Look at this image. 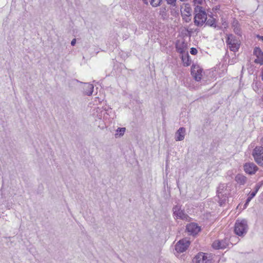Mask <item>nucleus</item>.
<instances>
[{
    "mask_svg": "<svg viewBox=\"0 0 263 263\" xmlns=\"http://www.w3.org/2000/svg\"><path fill=\"white\" fill-rule=\"evenodd\" d=\"M194 24L196 26H201L205 23L207 19V14L203 7L197 6L194 8Z\"/></svg>",
    "mask_w": 263,
    "mask_h": 263,
    "instance_id": "nucleus-1",
    "label": "nucleus"
},
{
    "mask_svg": "<svg viewBox=\"0 0 263 263\" xmlns=\"http://www.w3.org/2000/svg\"><path fill=\"white\" fill-rule=\"evenodd\" d=\"M248 226L247 221L245 219L237 220L235 223V233L239 236H242L248 231Z\"/></svg>",
    "mask_w": 263,
    "mask_h": 263,
    "instance_id": "nucleus-2",
    "label": "nucleus"
},
{
    "mask_svg": "<svg viewBox=\"0 0 263 263\" xmlns=\"http://www.w3.org/2000/svg\"><path fill=\"white\" fill-rule=\"evenodd\" d=\"M227 185L220 183L217 190V197L219 199V203L221 206L227 200V193L226 192Z\"/></svg>",
    "mask_w": 263,
    "mask_h": 263,
    "instance_id": "nucleus-3",
    "label": "nucleus"
},
{
    "mask_svg": "<svg viewBox=\"0 0 263 263\" xmlns=\"http://www.w3.org/2000/svg\"><path fill=\"white\" fill-rule=\"evenodd\" d=\"M226 42L229 46L230 50L236 52L237 51L240 47L239 41L233 34L228 35Z\"/></svg>",
    "mask_w": 263,
    "mask_h": 263,
    "instance_id": "nucleus-4",
    "label": "nucleus"
},
{
    "mask_svg": "<svg viewBox=\"0 0 263 263\" xmlns=\"http://www.w3.org/2000/svg\"><path fill=\"white\" fill-rule=\"evenodd\" d=\"M173 214L177 219H180L186 221L190 220V217L181 209V205H176L173 208Z\"/></svg>",
    "mask_w": 263,
    "mask_h": 263,
    "instance_id": "nucleus-5",
    "label": "nucleus"
},
{
    "mask_svg": "<svg viewBox=\"0 0 263 263\" xmlns=\"http://www.w3.org/2000/svg\"><path fill=\"white\" fill-rule=\"evenodd\" d=\"M252 155L258 164L263 165V146H256L253 151Z\"/></svg>",
    "mask_w": 263,
    "mask_h": 263,
    "instance_id": "nucleus-6",
    "label": "nucleus"
},
{
    "mask_svg": "<svg viewBox=\"0 0 263 263\" xmlns=\"http://www.w3.org/2000/svg\"><path fill=\"white\" fill-rule=\"evenodd\" d=\"M207 254L203 252L198 253L193 259V263H212V260L210 258Z\"/></svg>",
    "mask_w": 263,
    "mask_h": 263,
    "instance_id": "nucleus-7",
    "label": "nucleus"
},
{
    "mask_svg": "<svg viewBox=\"0 0 263 263\" xmlns=\"http://www.w3.org/2000/svg\"><path fill=\"white\" fill-rule=\"evenodd\" d=\"M191 72L192 77L196 81H200L202 76V69L199 65L193 64L191 67Z\"/></svg>",
    "mask_w": 263,
    "mask_h": 263,
    "instance_id": "nucleus-8",
    "label": "nucleus"
},
{
    "mask_svg": "<svg viewBox=\"0 0 263 263\" xmlns=\"http://www.w3.org/2000/svg\"><path fill=\"white\" fill-rule=\"evenodd\" d=\"M190 241L187 238H184L179 240L175 246V250L177 252L182 253L189 247Z\"/></svg>",
    "mask_w": 263,
    "mask_h": 263,
    "instance_id": "nucleus-9",
    "label": "nucleus"
},
{
    "mask_svg": "<svg viewBox=\"0 0 263 263\" xmlns=\"http://www.w3.org/2000/svg\"><path fill=\"white\" fill-rule=\"evenodd\" d=\"M229 245V240L225 238L222 240H216L212 243L215 249H224Z\"/></svg>",
    "mask_w": 263,
    "mask_h": 263,
    "instance_id": "nucleus-10",
    "label": "nucleus"
},
{
    "mask_svg": "<svg viewBox=\"0 0 263 263\" xmlns=\"http://www.w3.org/2000/svg\"><path fill=\"white\" fill-rule=\"evenodd\" d=\"M243 167L245 172L249 175L254 174L258 170V167L253 162L246 163Z\"/></svg>",
    "mask_w": 263,
    "mask_h": 263,
    "instance_id": "nucleus-11",
    "label": "nucleus"
},
{
    "mask_svg": "<svg viewBox=\"0 0 263 263\" xmlns=\"http://www.w3.org/2000/svg\"><path fill=\"white\" fill-rule=\"evenodd\" d=\"M254 54L256 56L257 59L254 60L256 64H263V52L259 47H255L253 51Z\"/></svg>",
    "mask_w": 263,
    "mask_h": 263,
    "instance_id": "nucleus-12",
    "label": "nucleus"
},
{
    "mask_svg": "<svg viewBox=\"0 0 263 263\" xmlns=\"http://www.w3.org/2000/svg\"><path fill=\"white\" fill-rule=\"evenodd\" d=\"M186 230L190 235H194L200 231V228L196 223H191L187 224Z\"/></svg>",
    "mask_w": 263,
    "mask_h": 263,
    "instance_id": "nucleus-13",
    "label": "nucleus"
},
{
    "mask_svg": "<svg viewBox=\"0 0 263 263\" xmlns=\"http://www.w3.org/2000/svg\"><path fill=\"white\" fill-rule=\"evenodd\" d=\"M191 8L185 5V8L183 11H181V16L184 21L186 23H189L191 21Z\"/></svg>",
    "mask_w": 263,
    "mask_h": 263,
    "instance_id": "nucleus-14",
    "label": "nucleus"
},
{
    "mask_svg": "<svg viewBox=\"0 0 263 263\" xmlns=\"http://www.w3.org/2000/svg\"><path fill=\"white\" fill-rule=\"evenodd\" d=\"M176 48L177 51L182 55L186 53L187 45L184 42H178L176 44Z\"/></svg>",
    "mask_w": 263,
    "mask_h": 263,
    "instance_id": "nucleus-15",
    "label": "nucleus"
},
{
    "mask_svg": "<svg viewBox=\"0 0 263 263\" xmlns=\"http://www.w3.org/2000/svg\"><path fill=\"white\" fill-rule=\"evenodd\" d=\"M185 129L184 127H180L176 133L175 140L177 141H182L184 139Z\"/></svg>",
    "mask_w": 263,
    "mask_h": 263,
    "instance_id": "nucleus-16",
    "label": "nucleus"
},
{
    "mask_svg": "<svg viewBox=\"0 0 263 263\" xmlns=\"http://www.w3.org/2000/svg\"><path fill=\"white\" fill-rule=\"evenodd\" d=\"M93 85L92 84L84 83L83 86L84 93L88 96L91 95L93 91Z\"/></svg>",
    "mask_w": 263,
    "mask_h": 263,
    "instance_id": "nucleus-17",
    "label": "nucleus"
},
{
    "mask_svg": "<svg viewBox=\"0 0 263 263\" xmlns=\"http://www.w3.org/2000/svg\"><path fill=\"white\" fill-rule=\"evenodd\" d=\"M235 181L240 184H244L247 181V178L241 174H238L235 177Z\"/></svg>",
    "mask_w": 263,
    "mask_h": 263,
    "instance_id": "nucleus-18",
    "label": "nucleus"
},
{
    "mask_svg": "<svg viewBox=\"0 0 263 263\" xmlns=\"http://www.w3.org/2000/svg\"><path fill=\"white\" fill-rule=\"evenodd\" d=\"M182 60L184 66H188L191 64V60L190 59L187 52H186V54L182 55Z\"/></svg>",
    "mask_w": 263,
    "mask_h": 263,
    "instance_id": "nucleus-19",
    "label": "nucleus"
},
{
    "mask_svg": "<svg viewBox=\"0 0 263 263\" xmlns=\"http://www.w3.org/2000/svg\"><path fill=\"white\" fill-rule=\"evenodd\" d=\"M232 26L233 27L234 32L237 35H241V30L237 21H234L233 22Z\"/></svg>",
    "mask_w": 263,
    "mask_h": 263,
    "instance_id": "nucleus-20",
    "label": "nucleus"
},
{
    "mask_svg": "<svg viewBox=\"0 0 263 263\" xmlns=\"http://www.w3.org/2000/svg\"><path fill=\"white\" fill-rule=\"evenodd\" d=\"M125 131V127H119L117 129L116 132L117 133L116 134V137H117V135H119V136H122L124 135V133Z\"/></svg>",
    "mask_w": 263,
    "mask_h": 263,
    "instance_id": "nucleus-21",
    "label": "nucleus"
},
{
    "mask_svg": "<svg viewBox=\"0 0 263 263\" xmlns=\"http://www.w3.org/2000/svg\"><path fill=\"white\" fill-rule=\"evenodd\" d=\"M206 24L208 25H209L210 26H215V20L213 18H210L208 20L206 19V21L205 22Z\"/></svg>",
    "mask_w": 263,
    "mask_h": 263,
    "instance_id": "nucleus-22",
    "label": "nucleus"
},
{
    "mask_svg": "<svg viewBox=\"0 0 263 263\" xmlns=\"http://www.w3.org/2000/svg\"><path fill=\"white\" fill-rule=\"evenodd\" d=\"M259 186L260 185H255L254 191L252 192H250L249 196H250L251 198H253L256 195V193L259 190Z\"/></svg>",
    "mask_w": 263,
    "mask_h": 263,
    "instance_id": "nucleus-23",
    "label": "nucleus"
},
{
    "mask_svg": "<svg viewBox=\"0 0 263 263\" xmlns=\"http://www.w3.org/2000/svg\"><path fill=\"white\" fill-rule=\"evenodd\" d=\"M162 2V0H157V3H154L155 2L154 0L149 1L151 5L154 7H156L160 6L161 5Z\"/></svg>",
    "mask_w": 263,
    "mask_h": 263,
    "instance_id": "nucleus-24",
    "label": "nucleus"
},
{
    "mask_svg": "<svg viewBox=\"0 0 263 263\" xmlns=\"http://www.w3.org/2000/svg\"><path fill=\"white\" fill-rule=\"evenodd\" d=\"M168 5H171L172 7H176L177 0H165Z\"/></svg>",
    "mask_w": 263,
    "mask_h": 263,
    "instance_id": "nucleus-25",
    "label": "nucleus"
},
{
    "mask_svg": "<svg viewBox=\"0 0 263 263\" xmlns=\"http://www.w3.org/2000/svg\"><path fill=\"white\" fill-rule=\"evenodd\" d=\"M190 53L193 55H196L197 53V50L196 48L192 47L191 48Z\"/></svg>",
    "mask_w": 263,
    "mask_h": 263,
    "instance_id": "nucleus-26",
    "label": "nucleus"
},
{
    "mask_svg": "<svg viewBox=\"0 0 263 263\" xmlns=\"http://www.w3.org/2000/svg\"><path fill=\"white\" fill-rule=\"evenodd\" d=\"M252 199V198H251L250 196H249L246 200L245 205L246 206L249 203V202Z\"/></svg>",
    "mask_w": 263,
    "mask_h": 263,
    "instance_id": "nucleus-27",
    "label": "nucleus"
},
{
    "mask_svg": "<svg viewBox=\"0 0 263 263\" xmlns=\"http://www.w3.org/2000/svg\"><path fill=\"white\" fill-rule=\"evenodd\" d=\"M195 4L201 5L202 3V0H194Z\"/></svg>",
    "mask_w": 263,
    "mask_h": 263,
    "instance_id": "nucleus-28",
    "label": "nucleus"
},
{
    "mask_svg": "<svg viewBox=\"0 0 263 263\" xmlns=\"http://www.w3.org/2000/svg\"><path fill=\"white\" fill-rule=\"evenodd\" d=\"M76 39H73L71 42V46H73L76 45Z\"/></svg>",
    "mask_w": 263,
    "mask_h": 263,
    "instance_id": "nucleus-29",
    "label": "nucleus"
},
{
    "mask_svg": "<svg viewBox=\"0 0 263 263\" xmlns=\"http://www.w3.org/2000/svg\"><path fill=\"white\" fill-rule=\"evenodd\" d=\"M256 37L259 39L263 41V36L257 35Z\"/></svg>",
    "mask_w": 263,
    "mask_h": 263,
    "instance_id": "nucleus-30",
    "label": "nucleus"
},
{
    "mask_svg": "<svg viewBox=\"0 0 263 263\" xmlns=\"http://www.w3.org/2000/svg\"><path fill=\"white\" fill-rule=\"evenodd\" d=\"M143 3L146 4V5H147L148 4V2L149 1L148 0H142Z\"/></svg>",
    "mask_w": 263,
    "mask_h": 263,
    "instance_id": "nucleus-31",
    "label": "nucleus"
},
{
    "mask_svg": "<svg viewBox=\"0 0 263 263\" xmlns=\"http://www.w3.org/2000/svg\"><path fill=\"white\" fill-rule=\"evenodd\" d=\"M263 183L262 182H259L256 185H260L259 186V189L260 188V187L262 186Z\"/></svg>",
    "mask_w": 263,
    "mask_h": 263,
    "instance_id": "nucleus-32",
    "label": "nucleus"
},
{
    "mask_svg": "<svg viewBox=\"0 0 263 263\" xmlns=\"http://www.w3.org/2000/svg\"><path fill=\"white\" fill-rule=\"evenodd\" d=\"M260 143H261V146H263V136H262V138L261 139Z\"/></svg>",
    "mask_w": 263,
    "mask_h": 263,
    "instance_id": "nucleus-33",
    "label": "nucleus"
},
{
    "mask_svg": "<svg viewBox=\"0 0 263 263\" xmlns=\"http://www.w3.org/2000/svg\"><path fill=\"white\" fill-rule=\"evenodd\" d=\"M261 80L263 81V72H261Z\"/></svg>",
    "mask_w": 263,
    "mask_h": 263,
    "instance_id": "nucleus-34",
    "label": "nucleus"
},
{
    "mask_svg": "<svg viewBox=\"0 0 263 263\" xmlns=\"http://www.w3.org/2000/svg\"><path fill=\"white\" fill-rule=\"evenodd\" d=\"M261 100L262 101H263V95L261 97Z\"/></svg>",
    "mask_w": 263,
    "mask_h": 263,
    "instance_id": "nucleus-35",
    "label": "nucleus"
},
{
    "mask_svg": "<svg viewBox=\"0 0 263 263\" xmlns=\"http://www.w3.org/2000/svg\"><path fill=\"white\" fill-rule=\"evenodd\" d=\"M154 1H155L154 3H157V0H154Z\"/></svg>",
    "mask_w": 263,
    "mask_h": 263,
    "instance_id": "nucleus-36",
    "label": "nucleus"
}]
</instances>
